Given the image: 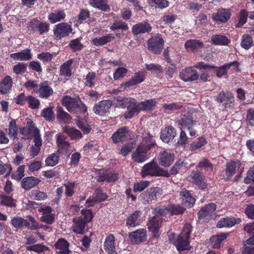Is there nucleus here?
I'll list each match as a JSON object with an SVG mask.
<instances>
[{
	"label": "nucleus",
	"mask_w": 254,
	"mask_h": 254,
	"mask_svg": "<svg viewBox=\"0 0 254 254\" xmlns=\"http://www.w3.org/2000/svg\"><path fill=\"white\" fill-rule=\"evenodd\" d=\"M61 103L69 113L72 114L82 115L84 114L87 111V107L79 96L71 97L65 95L62 98Z\"/></svg>",
	"instance_id": "obj_1"
},
{
	"label": "nucleus",
	"mask_w": 254,
	"mask_h": 254,
	"mask_svg": "<svg viewBox=\"0 0 254 254\" xmlns=\"http://www.w3.org/2000/svg\"><path fill=\"white\" fill-rule=\"evenodd\" d=\"M179 125L181 126V131L177 144L180 146H185L188 142V137L183 128H187L189 131V134L191 136L195 135L196 130L195 127L196 122L188 118H182L179 121Z\"/></svg>",
	"instance_id": "obj_2"
},
{
	"label": "nucleus",
	"mask_w": 254,
	"mask_h": 254,
	"mask_svg": "<svg viewBox=\"0 0 254 254\" xmlns=\"http://www.w3.org/2000/svg\"><path fill=\"white\" fill-rule=\"evenodd\" d=\"M191 231V225L190 224H186L182 232L174 243L178 251H183L190 249L189 238Z\"/></svg>",
	"instance_id": "obj_3"
},
{
	"label": "nucleus",
	"mask_w": 254,
	"mask_h": 254,
	"mask_svg": "<svg viewBox=\"0 0 254 254\" xmlns=\"http://www.w3.org/2000/svg\"><path fill=\"white\" fill-rule=\"evenodd\" d=\"M152 213L154 216L149 218L147 225L152 237L157 238L159 237V209L157 207L153 208Z\"/></svg>",
	"instance_id": "obj_4"
},
{
	"label": "nucleus",
	"mask_w": 254,
	"mask_h": 254,
	"mask_svg": "<svg viewBox=\"0 0 254 254\" xmlns=\"http://www.w3.org/2000/svg\"><path fill=\"white\" fill-rule=\"evenodd\" d=\"M54 35L57 39L60 40L67 37L72 32V28L67 23H59L54 27Z\"/></svg>",
	"instance_id": "obj_5"
},
{
	"label": "nucleus",
	"mask_w": 254,
	"mask_h": 254,
	"mask_svg": "<svg viewBox=\"0 0 254 254\" xmlns=\"http://www.w3.org/2000/svg\"><path fill=\"white\" fill-rule=\"evenodd\" d=\"M128 238L133 245H139L147 241V234L146 229H138L128 234Z\"/></svg>",
	"instance_id": "obj_6"
},
{
	"label": "nucleus",
	"mask_w": 254,
	"mask_h": 254,
	"mask_svg": "<svg viewBox=\"0 0 254 254\" xmlns=\"http://www.w3.org/2000/svg\"><path fill=\"white\" fill-rule=\"evenodd\" d=\"M119 179V174L109 170H99L97 173V181L98 182L114 183Z\"/></svg>",
	"instance_id": "obj_7"
},
{
	"label": "nucleus",
	"mask_w": 254,
	"mask_h": 254,
	"mask_svg": "<svg viewBox=\"0 0 254 254\" xmlns=\"http://www.w3.org/2000/svg\"><path fill=\"white\" fill-rule=\"evenodd\" d=\"M215 100L218 103H224L226 108H232L234 106V97L229 91H222L215 97Z\"/></svg>",
	"instance_id": "obj_8"
},
{
	"label": "nucleus",
	"mask_w": 254,
	"mask_h": 254,
	"mask_svg": "<svg viewBox=\"0 0 254 254\" xmlns=\"http://www.w3.org/2000/svg\"><path fill=\"white\" fill-rule=\"evenodd\" d=\"M126 108L127 110L124 114L125 118L126 119H131L135 115H138L141 111L139 103H137L136 100L134 98H130Z\"/></svg>",
	"instance_id": "obj_9"
},
{
	"label": "nucleus",
	"mask_w": 254,
	"mask_h": 254,
	"mask_svg": "<svg viewBox=\"0 0 254 254\" xmlns=\"http://www.w3.org/2000/svg\"><path fill=\"white\" fill-rule=\"evenodd\" d=\"M141 175L143 178L147 176H159V167L154 160L143 166L141 170Z\"/></svg>",
	"instance_id": "obj_10"
},
{
	"label": "nucleus",
	"mask_w": 254,
	"mask_h": 254,
	"mask_svg": "<svg viewBox=\"0 0 254 254\" xmlns=\"http://www.w3.org/2000/svg\"><path fill=\"white\" fill-rule=\"evenodd\" d=\"M112 105L113 102L109 100H102L94 105L93 110L96 115L105 116Z\"/></svg>",
	"instance_id": "obj_11"
},
{
	"label": "nucleus",
	"mask_w": 254,
	"mask_h": 254,
	"mask_svg": "<svg viewBox=\"0 0 254 254\" xmlns=\"http://www.w3.org/2000/svg\"><path fill=\"white\" fill-rule=\"evenodd\" d=\"M129 132V130L128 127H120L112 134L111 138L114 144L123 142L127 139Z\"/></svg>",
	"instance_id": "obj_12"
},
{
	"label": "nucleus",
	"mask_w": 254,
	"mask_h": 254,
	"mask_svg": "<svg viewBox=\"0 0 254 254\" xmlns=\"http://www.w3.org/2000/svg\"><path fill=\"white\" fill-rule=\"evenodd\" d=\"M42 98H48L53 94V90L48 81H44L39 84L38 88L35 91Z\"/></svg>",
	"instance_id": "obj_13"
},
{
	"label": "nucleus",
	"mask_w": 254,
	"mask_h": 254,
	"mask_svg": "<svg viewBox=\"0 0 254 254\" xmlns=\"http://www.w3.org/2000/svg\"><path fill=\"white\" fill-rule=\"evenodd\" d=\"M180 76L185 82H188L196 80L199 77V75L196 70L191 67H189L180 72Z\"/></svg>",
	"instance_id": "obj_14"
},
{
	"label": "nucleus",
	"mask_w": 254,
	"mask_h": 254,
	"mask_svg": "<svg viewBox=\"0 0 254 254\" xmlns=\"http://www.w3.org/2000/svg\"><path fill=\"white\" fill-rule=\"evenodd\" d=\"M56 250V254H70L71 251L69 249V243L64 238H60L54 245Z\"/></svg>",
	"instance_id": "obj_15"
},
{
	"label": "nucleus",
	"mask_w": 254,
	"mask_h": 254,
	"mask_svg": "<svg viewBox=\"0 0 254 254\" xmlns=\"http://www.w3.org/2000/svg\"><path fill=\"white\" fill-rule=\"evenodd\" d=\"M73 231L77 234H83L88 229L86 221H84L82 216L76 217L73 218Z\"/></svg>",
	"instance_id": "obj_16"
},
{
	"label": "nucleus",
	"mask_w": 254,
	"mask_h": 254,
	"mask_svg": "<svg viewBox=\"0 0 254 254\" xmlns=\"http://www.w3.org/2000/svg\"><path fill=\"white\" fill-rule=\"evenodd\" d=\"M152 30L150 24L146 21L138 23L134 25L131 28V32L133 35L149 33Z\"/></svg>",
	"instance_id": "obj_17"
},
{
	"label": "nucleus",
	"mask_w": 254,
	"mask_h": 254,
	"mask_svg": "<svg viewBox=\"0 0 254 254\" xmlns=\"http://www.w3.org/2000/svg\"><path fill=\"white\" fill-rule=\"evenodd\" d=\"M142 214L140 210H136L130 214L126 219V225L127 227H135L140 224V218Z\"/></svg>",
	"instance_id": "obj_18"
},
{
	"label": "nucleus",
	"mask_w": 254,
	"mask_h": 254,
	"mask_svg": "<svg viewBox=\"0 0 254 254\" xmlns=\"http://www.w3.org/2000/svg\"><path fill=\"white\" fill-rule=\"evenodd\" d=\"M146 76V72L144 70L136 72L130 79L124 83V86L128 87L141 83L144 81Z\"/></svg>",
	"instance_id": "obj_19"
},
{
	"label": "nucleus",
	"mask_w": 254,
	"mask_h": 254,
	"mask_svg": "<svg viewBox=\"0 0 254 254\" xmlns=\"http://www.w3.org/2000/svg\"><path fill=\"white\" fill-rule=\"evenodd\" d=\"M244 230L249 233L251 234V237L246 242L244 247L245 252L247 253L252 250L254 245V223L247 224L244 226Z\"/></svg>",
	"instance_id": "obj_20"
},
{
	"label": "nucleus",
	"mask_w": 254,
	"mask_h": 254,
	"mask_svg": "<svg viewBox=\"0 0 254 254\" xmlns=\"http://www.w3.org/2000/svg\"><path fill=\"white\" fill-rule=\"evenodd\" d=\"M239 65V64L237 62L234 61L230 63L226 64L221 66L216 67L214 66L213 68H215V71L216 72L217 76L221 77L227 74V70L229 68H231L233 70H237Z\"/></svg>",
	"instance_id": "obj_21"
},
{
	"label": "nucleus",
	"mask_w": 254,
	"mask_h": 254,
	"mask_svg": "<svg viewBox=\"0 0 254 254\" xmlns=\"http://www.w3.org/2000/svg\"><path fill=\"white\" fill-rule=\"evenodd\" d=\"M185 210V208L179 205H169L168 207H163L160 209V215H165L169 213L171 215L182 214Z\"/></svg>",
	"instance_id": "obj_22"
},
{
	"label": "nucleus",
	"mask_w": 254,
	"mask_h": 254,
	"mask_svg": "<svg viewBox=\"0 0 254 254\" xmlns=\"http://www.w3.org/2000/svg\"><path fill=\"white\" fill-rule=\"evenodd\" d=\"M180 196L182 204L186 207H191L195 203V199L190 191L185 189H182L180 192Z\"/></svg>",
	"instance_id": "obj_23"
},
{
	"label": "nucleus",
	"mask_w": 254,
	"mask_h": 254,
	"mask_svg": "<svg viewBox=\"0 0 254 254\" xmlns=\"http://www.w3.org/2000/svg\"><path fill=\"white\" fill-rule=\"evenodd\" d=\"M231 12L229 9L220 8L213 14L212 18L215 21L225 23L229 20Z\"/></svg>",
	"instance_id": "obj_24"
},
{
	"label": "nucleus",
	"mask_w": 254,
	"mask_h": 254,
	"mask_svg": "<svg viewBox=\"0 0 254 254\" xmlns=\"http://www.w3.org/2000/svg\"><path fill=\"white\" fill-rule=\"evenodd\" d=\"M115 237L113 234H110L106 236L103 247L108 254H118L115 251Z\"/></svg>",
	"instance_id": "obj_25"
},
{
	"label": "nucleus",
	"mask_w": 254,
	"mask_h": 254,
	"mask_svg": "<svg viewBox=\"0 0 254 254\" xmlns=\"http://www.w3.org/2000/svg\"><path fill=\"white\" fill-rule=\"evenodd\" d=\"M41 180L33 176L24 178L21 182V187L26 190H29L32 188L37 186Z\"/></svg>",
	"instance_id": "obj_26"
},
{
	"label": "nucleus",
	"mask_w": 254,
	"mask_h": 254,
	"mask_svg": "<svg viewBox=\"0 0 254 254\" xmlns=\"http://www.w3.org/2000/svg\"><path fill=\"white\" fill-rule=\"evenodd\" d=\"M73 59H70L62 64L60 66L59 74L64 77L69 78L72 75V64Z\"/></svg>",
	"instance_id": "obj_27"
},
{
	"label": "nucleus",
	"mask_w": 254,
	"mask_h": 254,
	"mask_svg": "<svg viewBox=\"0 0 254 254\" xmlns=\"http://www.w3.org/2000/svg\"><path fill=\"white\" fill-rule=\"evenodd\" d=\"M56 143L58 147L59 154H65L70 146V144L66 141L63 135L58 134L56 135Z\"/></svg>",
	"instance_id": "obj_28"
},
{
	"label": "nucleus",
	"mask_w": 254,
	"mask_h": 254,
	"mask_svg": "<svg viewBox=\"0 0 254 254\" xmlns=\"http://www.w3.org/2000/svg\"><path fill=\"white\" fill-rule=\"evenodd\" d=\"M147 152L137 146L136 150L131 154V158L134 162L143 163L148 158Z\"/></svg>",
	"instance_id": "obj_29"
},
{
	"label": "nucleus",
	"mask_w": 254,
	"mask_h": 254,
	"mask_svg": "<svg viewBox=\"0 0 254 254\" xmlns=\"http://www.w3.org/2000/svg\"><path fill=\"white\" fill-rule=\"evenodd\" d=\"M176 135V132L172 126L168 127L162 130L160 138L165 143H169L173 140Z\"/></svg>",
	"instance_id": "obj_30"
},
{
	"label": "nucleus",
	"mask_w": 254,
	"mask_h": 254,
	"mask_svg": "<svg viewBox=\"0 0 254 254\" xmlns=\"http://www.w3.org/2000/svg\"><path fill=\"white\" fill-rule=\"evenodd\" d=\"M241 163L239 161H231L227 163L225 173L227 179L231 178L236 174L240 169Z\"/></svg>",
	"instance_id": "obj_31"
},
{
	"label": "nucleus",
	"mask_w": 254,
	"mask_h": 254,
	"mask_svg": "<svg viewBox=\"0 0 254 254\" xmlns=\"http://www.w3.org/2000/svg\"><path fill=\"white\" fill-rule=\"evenodd\" d=\"M89 3L93 7L103 12H109L111 10L108 0H90Z\"/></svg>",
	"instance_id": "obj_32"
},
{
	"label": "nucleus",
	"mask_w": 254,
	"mask_h": 254,
	"mask_svg": "<svg viewBox=\"0 0 254 254\" xmlns=\"http://www.w3.org/2000/svg\"><path fill=\"white\" fill-rule=\"evenodd\" d=\"M9 57L14 60L27 61L32 59V54L30 49H26L21 52L11 54Z\"/></svg>",
	"instance_id": "obj_33"
},
{
	"label": "nucleus",
	"mask_w": 254,
	"mask_h": 254,
	"mask_svg": "<svg viewBox=\"0 0 254 254\" xmlns=\"http://www.w3.org/2000/svg\"><path fill=\"white\" fill-rule=\"evenodd\" d=\"M241 222L240 218L234 217H226L221 218L217 223V227L219 228L223 227H232Z\"/></svg>",
	"instance_id": "obj_34"
},
{
	"label": "nucleus",
	"mask_w": 254,
	"mask_h": 254,
	"mask_svg": "<svg viewBox=\"0 0 254 254\" xmlns=\"http://www.w3.org/2000/svg\"><path fill=\"white\" fill-rule=\"evenodd\" d=\"M57 119L60 124H68L71 119L70 115L61 106L57 108Z\"/></svg>",
	"instance_id": "obj_35"
},
{
	"label": "nucleus",
	"mask_w": 254,
	"mask_h": 254,
	"mask_svg": "<svg viewBox=\"0 0 254 254\" xmlns=\"http://www.w3.org/2000/svg\"><path fill=\"white\" fill-rule=\"evenodd\" d=\"M115 39L112 34H108L101 37L94 38L92 41L93 45L96 46H101L111 42Z\"/></svg>",
	"instance_id": "obj_36"
},
{
	"label": "nucleus",
	"mask_w": 254,
	"mask_h": 254,
	"mask_svg": "<svg viewBox=\"0 0 254 254\" xmlns=\"http://www.w3.org/2000/svg\"><path fill=\"white\" fill-rule=\"evenodd\" d=\"M216 210V205L213 203H210L202 207L198 213L199 219H203L213 213Z\"/></svg>",
	"instance_id": "obj_37"
},
{
	"label": "nucleus",
	"mask_w": 254,
	"mask_h": 254,
	"mask_svg": "<svg viewBox=\"0 0 254 254\" xmlns=\"http://www.w3.org/2000/svg\"><path fill=\"white\" fill-rule=\"evenodd\" d=\"M12 79L9 75L5 76L0 82V93L2 94L8 93L11 89Z\"/></svg>",
	"instance_id": "obj_38"
},
{
	"label": "nucleus",
	"mask_w": 254,
	"mask_h": 254,
	"mask_svg": "<svg viewBox=\"0 0 254 254\" xmlns=\"http://www.w3.org/2000/svg\"><path fill=\"white\" fill-rule=\"evenodd\" d=\"M156 144L155 140L153 139V136L149 134L142 138L138 146L148 151L150 150Z\"/></svg>",
	"instance_id": "obj_39"
},
{
	"label": "nucleus",
	"mask_w": 254,
	"mask_h": 254,
	"mask_svg": "<svg viewBox=\"0 0 254 254\" xmlns=\"http://www.w3.org/2000/svg\"><path fill=\"white\" fill-rule=\"evenodd\" d=\"M211 42L215 45L227 46L230 43V40L224 35L214 34L211 37Z\"/></svg>",
	"instance_id": "obj_40"
},
{
	"label": "nucleus",
	"mask_w": 254,
	"mask_h": 254,
	"mask_svg": "<svg viewBox=\"0 0 254 254\" xmlns=\"http://www.w3.org/2000/svg\"><path fill=\"white\" fill-rule=\"evenodd\" d=\"M11 224L14 228L23 229L28 228L30 223L27 220L21 217L16 216L11 219Z\"/></svg>",
	"instance_id": "obj_41"
},
{
	"label": "nucleus",
	"mask_w": 254,
	"mask_h": 254,
	"mask_svg": "<svg viewBox=\"0 0 254 254\" xmlns=\"http://www.w3.org/2000/svg\"><path fill=\"white\" fill-rule=\"evenodd\" d=\"M158 192L159 189L157 188H149L143 194V198L144 201L148 203H150L153 200H156L157 193Z\"/></svg>",
	"instance_id": "obj_42"
},
{
	"label": "nucleus",
	"mask_w": 254,
	"mask_h": 254,
	"mask_svg": "<svg viewBox=\"0 0 254 254\" xmlns=\"http://www.w3.org/2000/svg\"><path fill=\"white\" fill-rule=\"evenodd\" d=\"M64 131L66 133L71 140H76L82 137L81 132L78 129L65 126L63 128Z\"/></svg>",
	"instance_id": "obj_43"
},
{
	"label": "nucleus",
	"mask_w": 254,
	"mask_h": 254,
	"mask_svg": "<svg viewBox=\"0 0 254 254\" xmlns=\"http://www.w3.org/2000/svg\"><path fill=\"white\" fill-rule=\"evenodd\" d=\"M65 16L64 10H58L50 13L48 15V19L52 24H54L64 20Z\"/></svg>",
	"instance_id": "obj_44"
},
{
	"label": "nucleus",
	"mask_w": 254,
	"mask_h": 254,
	"mask_svg": "<svg viewBox=\"0 0 254 254\" xmlns=\"http://www.w3.org/2000/svg\"><path fill=\"white\" fill-rule=\"evenodd\" d=\"M174 160V154L164 151L160 155V164L164 166H169Z\"/></svg>",
	"instance_id": "obj_45"
},
{
	"label": "nucleus",
	"mask_w": 254,
	"mask_h": 254,
	"mask_svg": "<svg viewBox=\"0 0 254 254\" xmlns=\"http://www.w3.org/2000/svg\"><path fill=\"white\" fill-rule=\"evenodd\" d=\"M191 177L193 180V183L197 185L199 189L203 190L206 188V185L204 182V177L200 173L193 171Z\"/></svg>",
	"instance_id": "obj_46"
},
{
	"label": "nucleus",
	"mask_w": 254,
	"mask_h": 254,
	"mask_svg": "<svg viewBox=\"0 0 254 254\" xmlns=\"http://www.w3.org/2000/svg\"><path fill=\"white\" fill-rule=\"evenodd\" d=\"M26 251L34 252L40 254L44 252L49 251L50 249L43 244H38L26 247Z\"/></svg>",
	"instance_id": "obj_47"
},
{
	"label": "nucleus",
	"mask_w": 254,
	"mask_h": 254,
	"mask_svg": "<svg viewBox=\"0 0 254 254\" xmlns=\"http://www.w3.org/2000/svg\"><path fill=\"white\" fill-rule=\"evenodd\" d=\"M203 45V43L199 40H190L186 41L185 47L188 50L194 51L201 48Z\"/></svg>",
	"instance_id": "obj_48"
},
{
	"label": "nucleus",
	"mask_w": 254,
	"mask_h": 254,
	"mask_svg": "<svg viewBox=\"0 0 254 254\" xmlns=\"http://www.w3.org/2000/svg\"><path fill=\"white\" fill-rule=\"evenodd\" d=\"M7 133L10 137L13 138V139L17 138L18 127L14 119H12L9 124Z\"/></svg>",
	"instance_id": "obj_49"
},
{
	"label": "nucleus",
	"mask_w": 254,
	"mask_h": 254,
	"mask_svg": "<svg viewBox=\"0 0 254 254\" xmlns=\"http://www.w3.org/2000/svg\"><path fill=\"white\" fill-rule=\"evenodd\" d=\"M226 238L227 235L225 233L212 236L210 238L212 247L214 249L218 248L220 246L222 241L226 239Z\"/></svg>",
	"instance_id": "obj_50"
},
{
	"label": "nucleus",
	"mask_w": 254,
	"mask_h": 254,
	"mask_svg": "<svg viewBox=\"0 0 254 254\" xmlns=\"http://www.w3.org/2000/svg\"><path fill=\"white\" fill-rule=\"evenodd\" d=\"M41 116L49 122L54 121L55 119V115L53 110V107L43 109L41 112Z\"/></svg>",
	"instance_id": "obj_51"
},
{
	"label": "nucleus",
	"mask_w": 254,
	"mask_h": 254,
	"mask_svg": "<svg viewBox=\"0 0 254 254\" xmlns=\"http://www.w3.org/2000/svg\"><path fill=\"white\" fill-rule=\"evenodd\" d=\"M76 125L84 134H89L91 130L87 121L82 118L77 120Z\"/></svg>",
	"instance_id": "obj_52"
},
{
	"label": "nucleus",
	"mask_w": 254,
	"mask_h": 254,
	"mask_svg": "<svg viewBox=\"0 0 254 254\" xmlns=\"http://www.w3.org/2000/svg\"><path fill=\"white\" fill-rule=\"evenodd\" d=\"M148 49L155 54L159 53V38L156 37L148 39L147 41Z\"/></svg>",
	"instance_id": "obj_53"
},
{
	"label": "nucleus",
	"mask_w": 254,
	"mask_h": 254,
	"mask_svg": "<svg viewBox=\"0 0 254 254\" xmlns=\"http://www.w3.org/2000/svg\"><path fill=\"white\" fill-rule=\"evenodd\" d=\"M68 47L73 52L80 51L83 48V45L81 43V39L79 38L71 40L69 44Z\"/></svg>",
	"instance_id": "obj_54"
},
{
	"label": "nucleus",
	"mask_w": 254,
	"mask_h": 254,
	"mask_svg": "<svg viewBox=\"0 0 254 254\" xmlns=\"http://www.w3.org/2000/svg\"><path fill=\"white\" fill-rule=\"evenodd\" d=\"M112 31L117 30H122V31H127L129 29L127 23L122 20H115L112 25L110 27Z\"/></svg>",
	"instance_id": "obj_55"
},
{
	"label": "nucleus",
	"mask_w": 254,
	"mask_h": 254,
	"mask_svg": "<svg viewBox=\"0 0 254 254\" xmlns=\"http://www.w3.org/2000/svg\"><path fill=\"white\" fill-rule=\"evenodd\" d=\"M0 204L9 207H15L16 206L15 200L10 196L0 195Z\"/></svg>",
	"instance_id": "obj_56"
},
{
	"label": "nucleus",
	"mask_w": 254,
	"mask_h": 254,
	"mask_svg": "<svg viewBox=\"0 0 254 254\" xmlns=\"http://www.w3.org/2000/svg\"><path fill=\"white\" fill-rule=\"evenodd\" d=\"M93 195L95 201L97 203L104 201L108 197V195L103 192L102 189L101 188H98L95 190Z\"/></svg>",
	"instance_id": "obj_57"
},
{
	"label": "nucleus",
	"mask_w": 254,
	"mask_h": 254,
	"mask_svg": "<svg viewBox=\"0 0 254 254\" xmlns=\"http://www.w3.org/2000/svg\"><path fill=\"white\" fill-rule=\"evenodd\" d=\"M60 159L59 154L58 153H54L49 155L45 160V164L47 166L53 167L56 165Z\"/></svg>",
	"instance_id": "obj_58"
},
{
	"label": "nucleus",
	"mask_w": 254,
	"mask_h": 254,
	"mask_svg": "<svg viewBox=\"0 0 254 254\" xmlns=\"http://www.w3.org/2000/svg\"><path fill=\"white\" fill-rule=\"evenodd\" d=\"M188 163L184 160H179L172 167L170 170V173L175 175L177 174L179 170L184 169L187 167Z\"/></svg>",
	"instance_id": "obj_59"
},
{
	"label": "nucleus",
	"mask_w": 254,
	"mask_h": 254,
	"mask_svg": "<svg viewBox=\"0 0 254 254\" xmlns=\"http://www.w3.org/2000/svg\"><path fill=\"white\" fill-rule=\"evenodd\" d=\"M26 102L28 104L29 107L32 109H36L39 108L40 100L32 95H29L26 96Z\"/></svg>",
	"instance_id": "obj_60"
},
{
	"label": "nucleus",
	"mask_w": 254,
	"mask_h": 254,
	"mask_svg": "<svg viewBox=\"0 0 254 254\" xmlns=\"http://www.w3.org/2000/svg\"><path fill=\"white\" fill-rule=\"evenodd\" d=\"M135 144L133 142L126 143L122 146L120 153L123 156H127L134 148Z\"/></svg>",
	"instance_id": "obj_61"
},
{
	"label": "nucleus",
	"mask_w": 254,
	"mask_h": 254,
	"mask_svg": "<svg viewBox=\"0 0 254 254\" xmlns=\"http://www.w3.org/2000/svg\"><path fill=\"white\" fill-rule=\"evenodd\" d=\"M241 45L242 47L245 49H249L254 45L252 38L248 34L244 35L242 38Z\"/></svg>",
	"instance_id": "obj_62"
},
{
	"label": "nucleus",
	"mask_w": 254,
	"mask_h": 254,
	"mask_svg": "<svg viewBox=\"0 0 254 254\" xmlns=\"http://www.w3.org/2000/svg\"><path fill=\"white\" fill-rule=\"evenodd\" d=\"M206 143V141L203 137H199L197 142H193L190 144V150L195 151L204 146Z\"/></svg>",
	"instance_id": "obj_63"
},
{
	"label": "nucleus",
	"mask_w": 254,
	"mask_h": 254,
	"mask_svg": "<svg viewBox=\"0 0 254 254\" xmlns=\"http://www.w3.org/2000/svg\"><path fill=\"white\" fill-rule=\"evenodd\" d=\"M27 64L24 63H18L13 67V71L16 74H20L26 71Z\"/></svg>",
	"instance_id": "obj_64"
}]
</instances>
